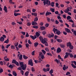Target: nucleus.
I'll return each mask as SVG.
<instances>
[{
	"label": "nucleus",
	"mask_w": 76,
	"mask_h": 76,
	"mask_svg": "<svg viewBox=\"0 0 76 76\" xmlns=\"http://www.w3.org/2000/svg\"><path fill=\"white\" fill-rule=\"evenodd\" d=\"M20 67H19L18 68H17V70H22V69L23 70H25L26 69V67L27 66H26V64H23V62H20Z\"/></svg>",
	"instance_id": "nucleus-1"
},
{
	"label": "nucleus",
	"mask_w": 76,
	"mask_h": 76,
	"mask_svg": "<svg viewBox=\"0 0 76 76\" xmlns=\"http://www.w3.org/2000/svg\"><path fill=\"white\" fill-rule=\"evenodd\" d=\"M43 3L45 5L47 4L48 6H50L51 4V2L48 0H44Z\"/></svg>",
	"instance_id": "nucleus-2"
},
{
	"label": "nucleus",
	"mask_w": 76,
	"mask_h": 76,
	"mask_svg": "<svg viewBox=\"0 0 76 76\" xmlns=\"http://www.w3.org/2000/svg\"><path fill=\"white\" fill-rule=\"evenodd\" d=\"M39 39L40 41H42V43H43V42H44L46 39H47V38H44V39H43V37H39Z\"/></svg>",
	"instance_id": "nucleus-3"
},
{
	"label": "nucleus",
	"mask_w": 76,
	"mask_h": 76,
	"mask_svg": "<svg viewBox=\"0 0 76 76\" xmlns=\"http://www.w3.org/2000/svg\"><path fill=\"white\" fill-rule=\"evenodd\" d=\"M28 61V63L29 65H30L31 66H34L33 65V63L32 62V59L29 60Z\"/></svg>",
	"instance_id": "nucleus-4"
},
{
	"label": "nucleus",
	"mask_w": 76,
	"mask_h": 76,
	"mask_svg": "<svg viewBox=\"0 0 76 76\" xmlns=\"http://www.w3.org/2000/svg\"><path fill=\"white\" fill-rule=\"evenodd\" d=\"M65 31L67 33H71V31H70V30L69 29L67 28H65Z\"/></svg>",
	"instance_id": "nucleus-5"
},
{
	"label": "nucleus",
	"mask_w": 76,
	"mask_h": 76,
	"mask_svg": "<svg viewBox=\"0 0 76 76\" xmlns=\"http://www.w3.org/2000/svg\"><path fill=\"white\" fill-rule=\"evenodd\" d=\"M67 69H68V66H67L66 67V65H64V66L63 67V69L64 70H67Z\"/></svg>",
	"instance_id": "nucleus-6"
},
{
	"label": "nucleus",
	"mask_w": 76,
	"mask_h": 76,
	"mask_svg": "<svg viewBox=\"0 0 76 76\" xmlns=\"http://www.w3.org/2000/svg\"><path fill=\"white\" fill-rule=\"evenodd\" d=\"M40 30H42V31H43V30H45V29H46V28L45 26H42L40 27Z\"/></svg>",
	"instance_id": "nucleus-7"
},
{
	"label": "nucleus",
	"mask_w": 76,
	"mask_h": 76,
	"mask_svg": "<svg viewBox=\"0 0 76 76\" xmlns=\"http://www.w3.org/2000/svg\"><path fill=\"white\" fill-rule=\"evenodd\" d=\"M70 10L69 8H67L66 9H65V10L64 11V12L66 13H67L68 12H69Z\"/></svg>",
	"instance_id": "nucleus-8"
},
{
	"label": "nucleus",
	"mask_w": 76,
	"mask_h": 76,
	"mask_svg": "<svg viewBox=\"0 0 76 76\" xmlns=\"http://www.w3.org/2000/svg\"><path fill=\"white\" fill-rule=\"evenodd\" d=\"M61 51V48H58L57 49L56 53H60Z\"/></svg>",
	"instance_id": "nucleus-9"
},
{
	"label": "nucleus",
	"mask_w": 76,
	"mask_h": 76,
	"mask_svg": "<svg viewBox=\"0 0 76 76\" xmlns=\"http://www.w3.org/2000/svg\"><path fill=\"white\" fill-rule=\"evenodd\" d=\"M30 37L32 39H33V40H35V39H36L37 38V36H35L34 37V36L31 35Z\"/></svg>",
	"instance_id": "nucleus-10"
},
{
	"label": "nucleus",
	"mask_w": 76,
	"mask_h": 76,
	"mask_svg": "<svg viewBox=\"0 0 76 76\" xmlns=\"http://www.w3.org/2000/svg\"><path fill=\"white\" fill-rule=\"evenodd\" d=\"M42 43L44 44H45V46H47L48 45V43L47 42V41H45V40Z\"/></svg>",
	"instance_id": "nucleus-11"
},
{
	"label": "nucleus",
	"mask_w": 76,
	"mask_h": 76,
	"mask_svg": "<svg viewBox=\"0 0 76 76\" xmlns=\"http://www.w3.org/2000/svg\"><path fill=\"white\" fill-rule=\"evenodd\" d=\"M0 41H1V42H3L4 41V38L3 37H1L0 38Z\"/></svg>",
	"instance_id": "nucleus-12"
},
{
	"label": "nucleus",
	"mask_w": 76,
	"mask_h": 76,
	"mask_svg": "<svg viewBox=\"0 0 76 76\" xmlns=\"http://www.w3.org/2000/svg\"><path fill=\"white\" fill-rule=\"evenodd\" d=\"M72 45V44L71 43V42H68L66 44V46L67 47H69V46H70Z\"/></svg>",
	"instance_id": "nucleus-13"
},
{
	"label": "nucleus",
	"mask_w": 76,
	"mask_h": 76,
	"mask_svg": "<svg viewBox=\"0 0 76 76\" xmlns=\"http://www.w3.org/2000/svg\"><path fill=\"white\" fill-rule=\"evenodd\" d=\"M56 34L58 35H59L61 34V32L59 31L58 30L56 31Z\"/></svg>",
	"instance_id": "nucleus-14"
},
{
	"label": "nucleus",
	"mask_w": 76,
	"mask_h": 76,
	"mask_svg": "<svg viewBox=\"0 0 76 76\" xmlns=\"http://www.w3.org/2000/svg\"><path fill=\"white\" fill-rule=\"evenodd\" d=\"M12 73H13V75H14V76H17V73H16V72H15V71H13L12 72Z\"/></svg>",
	"instance_id": "nucleus-15"
},
{
	"label": "nucleus",
	"mask_w": 76,
	"mask_h": 76,
	"mask_svg": "<svg viewBox=\"0 0 76 76\" xmlns=\"http://www.w3.org/2000/svg\"><path fill=\"white\" fill-rule=\"evenodd\" d=\"M57 31H58V29H57L55 28H53V32H54L55 34H56V32H57Z\"/></svg>",
	"instance_id": "nucleus-16"
},
{
	"label": "nucleus",
	"mask_w": 76,
	"mask_h": 76,
	"mask_svg": "<svg viewBox=\"0 0 76 76\" xmlns=\"http://www.w3.org/2000/svg\"><path fill=\"white\" fill-rule=\"evenodd\" d=\"M51 15V12H47L46 13L45 15L46 16H47L48 15Z\"/></svg>",
	"instance_id": "nucleus-17"
},
{
	"label": "nucleus",
	"mask_w": 76,
	"mask_h": 76,
	"mask_svg": "<svg viewBox=\"0 0 76 76\" xmlns=\"http://www.w3.org/2000/svg\"><path fill=\"white\" fill-rule=\"evenodd\" d=\"M4 10L5 11V12H7V7L6 6H4Z\"/></svg>",
	"instance_id": "nucleus-18"
},
{
	"label": "nucleus",
	"mask_w": 76,
	"mask_h": 76,
	"mask_svg": "<svg viewBox=\"0 0 76 76\" xmlns=\"http://www.w3.org/2000/svg\"><path fill=\"white\" fill-rule=\"evenodd\" d=\"M57 41V42H59L60 43H61V42L62 41V40L61 39H57L56 40Z\"/></svg>",
	"instance_id": "nucleus-19"
},
{
	"label": "nucleus",
	"mask_w": 76,
	"mask_h": 76,
	"mask_svg": "<svg viewBox=\"0 0 76 76\" xmlns=\"http://www.w3.org/2000/svg\"><path fill=\"white\" fill-rule=\"evenodd\" d=\"M32 25H37V23L36 22H33L32 23Z\"/></svg>",
	"instance_id": "nucleus-20"
},
{
	"label": "nucleus",
	"mask_w": 76,
	"mask_h": 76,
	"mask_svg": "<svg viewBox=\"0 0 76 76\" xmlns=\"http://www.w3.org/2000/svg\"><path fill=\"white\" fill-rule=\"evenodd\" d=\"M14 15L15 16H18V15H20V14L19 13H14Z\"/></svg>",
	"instance_id": "nucleus-21"
},
{
	"label": "nucleus",
	"mask_w": 76,
	"mask_h": 76,
	"mask_svg": "<svg viewBox=\"0 0 76 76\" xmlns=\"http://www.w3.org/2000/svg\"><path fill=\"white\" fill-rule=\"evenodd\" d=\"M31 15H32L33 16H36V17H37V13H31Z\"/></svg>",
	"instance_id": "nucleus-22"
},
{
	"label": "nucleus",
	"mask_w": 76,
	"mask_h": 76,
	"mask_svg": "<svg viewBox=\"0 0 76 76\" xmlns=\"http://www.w3.org/2000/svg\"><path fill=\"white\" fill-rule=\"evenodd\" d=\"M60 46L61 48H64L65 47V45L63 44L61 45Z\"/></svg>",
	"instance_id": "nucleus-23"
},
{
	"label": "nucleus",
	"mask_w": 76,
	"mask_h": 76,
	"mask_svg": "<svg viewBox=\"0 0 76 76\" xmlns=\"http://www.w3.org/2000/svg\"><path fill=\"white\" fill-rule=\"evenodd\" d=\"M38 43L37 42H35L34 43V45L35 47H37V46L38 45Z\"/></svg>",
	"instance_id": "nucleus-24"
},
{
	"label": "nucleus",
	"mask_w": 76,
	"mask_h": 76,
	"mask_svg": "<svg viewBox=\"0 0 76 76\" xmlns=\"http://www.w3.org/2000/svg\"><path fill=\"white\" fill-rule=\"evenodd\" d=\"M42 34L43 35H44L46 34V31H43L42 32Z\"/></svg>",
	"instance_id": "nucleus-25"
},
{
	"label": "nucleus",
	"mask_w": 76,
	"mask_h": 76,
	"mask_svg": "<svg viewBox=\"0 0 76 76\" xmlns=\"http://www.w3.org/2000/svg\"><path fill=\"white\" fill-rule=\"evenodd\" d=\"M23 58L24 59H28V57L25 55H23Z\"/></svg>",
	"instance_id": "nucleus-26"
},
{
	"label": "nucleus",
	"mask_w": 76,
	"mask_h": 76,
	"mask_svg": "<svg viewBox=\"0 0 76 76\" xmlns=\"http://www.w3.org/2000/svg\"><path fill=\"white\" fill-rule=\"evenodd\" d=\"M35 34L37 37H38L40 35L39 33L38 32H36V33H35Z\"/></svg>",
	"instance_id": "nucleus-27"
},
{
	"label": "nucleus",
	"mask_w": 76,
	"mask_h": 76,
	"mask_svg": "<svg viewBox=\"0 0 76 76\" xmlns=\"http://www.w3.org/2000/svg\"><path fill=\"white\" fill-rule=\"evenodd\" d=\"M71 66H72V67H73V68H74L75 69H76V66L75 65H74V64H73V63L71 64Z\"/></svg>",
	"instance_id": "nucleus-28"
},
{
	"label": "nucleus",
	"mask_w": 76,
	"mask_h": 76,
	"mask_svg": "<svg viewBox=\"0 0 76 76\" xmlns=\"http://www.w3.org/2000/svg\"><path fill=\"white\" fill-rule=\"evenodd\" d=\"M29 74V72L27 71L25 73V75L26 76H28V74Z\"/></svg>",
	"instance_id": "nucleus-29"
},
{
	"label": "nucleus",
	"mask_w": 76,
	"mask_h": 76,
	"mask_svg": "<svg viewBox=\"0 0 76 76\" xmlns=\"http://www.w3.org/2000/svg\"><path fill=\"white\" fill-rule=\"evenodd\" d=\"M50 11L52 12L53 13H54L55 11H54V8H50Z\"/></svg>",
	"instance_id": "nucleus-30"
},
{
	"label": "nucleus",
	"mask_w": 76,
	"mask_h": 76,
	"mask_svg": "<svg viewBox=\"0 0 76 76\" xmlns=\"http://www.w3.org/2000/svg\"><path fill=\"white\" fill-rule=\"evenodd\" d=\"M9 39H7L6 40L4 41V43H9Z\"/></svg>",
	"instance_id": "nucleus-31"
},
{
	"label": "nucleus",
	"mask_w": 76,
	"mask_h": 76,
	"mask_svg": "<svg viewBox=\"0 0 76 76\" xmlns=\"http://www.w3.org/2000/svg\"><path fill=\"white\" fill-rule=\"evenodd\" d=\"M38 20V18L37 17L35 18L34 20V22H37V21Z\"/></svg>",
	"instance_id": "nucleus-32"
},
{
	"label": "nucleus",
	"mask_w": 76,
	"mask_h": 76,
	"mask_svg": "<svg viewBox=\"0 0 76 76\" xmlns=\"http://www.w3.org/2000/svg\"><path fill=\"white\" fill-rule=\"evenodd\" d=\"M69 48L71 50H73V46L71 45L70 46H69Z\"/></svg>",
	"instance_id": "nucleus-33"
},
{
	"label": "nucleus",
	"mask_w": 76,
	"mask_h": 76,
	"mask_svg": "<svg viewBox=\"0 0 76 76\" xmlns=\"http://www.w3.org/2000/svg\"><path fill=\"white\" fill-rule=\"evenodd\" d=\"M51 6H52V7H54V2H51Z\"/></svg>",
	"instance_id": "nucleus-34"
},
{
	"label": "nucleus",
	"mask_w": 76,
	"mask_h": 76,
	"mask_svg": "<svg viewBox=\"0 0 76 76\" xmlns=\"http://www.w3.org/2000/svg\"><path fill=\"white\" fill-rule=\"evenodd\" d=\"M53 73V69H51L49 72L50 74H52Z\"/></svg>",
	"instance_id": "nucleus-35"
},
{
	"label": "nucleus",
	"mask_w": 76,
	"mask_h": 76,
	"mask_svg": "<svg viewBox=\"0 0 76 76\" xmlns=\"http://www.w3.org/2000/svg\"><path fill=\"white\" fill-rule=\"evenodd\" d=\"M31 23L30 22L27 23V25L29 26H31Z\"/></svg>",
	"instance_id": "nucleus-36"
},
{
	"label": "nucleus",
	"mask_w": 76,
	"mask_h": 76,
	"mask_svg": "<svg viewBox=\"0 0 76 76\" xmlns=\"http://www.w3.org/2000/svg\"><path fill=\"white\" fill-rule=\"evenodd\" d=\"M16 60L14 59L12 60V63H14V64H15L16 63Z\"/></svg>",
	"instance_id": "nucleus-37"
},
{
	"label": "nucleus",
	"mask_w": 76,
	"mask_h": 76,
	"mask_svg": "<svg viewBox=\"0 0 76 76\" xmlns=\"http://www.w3.org/2000/svg\"><path fill=\"white\" fill-rule=\"evenodd\" d=\"M45 50H46V51H47L48 52V51H50V50L49 49H48V48H45Z\"/></svg>",
	"instance_id": "nucleus-38"
},
{
	"label": "nucleus",
	"mask_w": 76,
	"mask_h": 76,
	"mask_svg": "<svg viewBox=\"0 0 76 76\" xmlns=\"http://www.w3.org/2000/svg\"><path fill=\"white\" fill-rule=\"evenodd\" d=\"M19 59L20 60H22V55H20V57H19Z\"/></svg>",
	"instance_id": "nucleus-39"
},
{
	"label": "nucleus",
	"mask_w": 76,
	"mask_h": 76,
	"mask_svg": "<svg viewBox=\"0 0 76 76\" xmlns=\"http://www.w3.org/2000/svg\"><path fill=\"white\" fill-rule=\"evenodd\" d=\"M67 20H69V19H71V17L70 16H68L67 18Z\"/></svg>",
	"instance_id": "nucleus-40"
},
{
	"label": "nucleus",
	"mask_w": 76,
	"mask_h": 76,
	"mask_svg": "<svg viewBox=\"0 0 76 76\" xmlns=\"http://www.w3.org/2000/svg\"><path fill=\"white\" fill-rule=\"evenodd\" d=\"M50 20L51 22H55V20L53 18H52L50 19Z\"/></svg>",
	"instance_id": "nucleus-41"
},
{
	"label": "nucleus",
	"mask_w": 76,
	"mask_h": 76,
	"mask_svg": "<svg viewBox=\"0 0 76 76\" xmlns=\"http://www.w3.org/2000/svg\"><path fill=\"white\" fill-rule=\"evenodd\" d=\"M54 61H56V62H57V63L58 64L59 62L58 61V59H55L54 60Z\"/></svg>",
	"instance_id": "nucleus-42"
},
{
	"label": "nucleus",
	"mask_w": 76,
	"mask_h": 76,
	"mask_svg": "<svg viewBox=\"0 0 76 76\" xmlns=\"http://www.w3.org/2000/svg\"><path fill=\"white\" fill-rule=\"evenodd\" d=\"M69 22H72V23H73L74 22V21L72 19L69 20Z\"/></svg>",
	"instance_id": "nucleus-43"
},
{
	"label": "nucleus",
	"mask_w": 76,
	"mask_h": 76,
	"mask_svg": "<svg viewBox=\"0 0 76 76\" xmlns=\"http://www.w3.org/2000/svg\"><path fill=\"white\" fill-rule=\"evenodd\" d=\"M19 44V43L18 42H17V43H15V44H14V45L15 46V47H18V45Z\"/></svg>",
	"instance_id": "nucleus-44"
},
{
	"label": "nucleus",
	"mask_w": 76,
	"mask_h": 76,
	"mask_svg": "<svg viewBox=\"0 0 76 76\" xmlns=\"http://www.w3.org/2000/svg\"><path fill=\"white\" fill-rule=\"evenodd\" d=\"M42 52L44 54H45L46 53V52H45V51L44 50H42Z\"/></svg>",
	"instance_id": "nucleus-45"
},
{
	"label": "nucleus",
	"mask_w": 76,
	"mask_h": 76,
	"mask_svg": "<svg viewBox=\"0 0 76 76\" xmlns=\"http://www.w3.org/2000/svg\"><path fill=\"white\" fill-rule=\"evenodd\" d=\"M72 27H76V26H75V24H74V23H73L72 25Z\"/></svg>",
	"instance_id": "nucleus-46"
},
{
	"label": "nucleus",
	"mask_w": 76,
	"mask_h": 76,
	"mask_svg": "<svg viewBox=\"0 0 76 76\" xmlns=\"http://www.w3.org/2000/svg\"><path fill=\"white\" fill-rule=\"evenodd\" d=\"M29 45L28 43H26V46L27 48H28L29 47Z\"/></svg>",
	"instance_id": "nucleus-47"
},
{
	"label": "nucleus",
	"mask_w": 76,
	"mask_h": 76,
	"mask_svg": "<svg viewBox=\"0 0 76 76\" xmlns=\"http://www.w3.org/2000/svg\"><path fill=\"white\" fill-rule=\"evenodd\" d=\"M8 67H10L11 69H13V66H12V65H10Z\"/></svg>",
	"instance_id": "nucleus-48"
},
{
	"label": "nucleus",
	"mask_w": 76,
	"mask_h": 76,
	"mask_svg": "<svg viewBox=\"0 0 76 76\" xmlns=\"http://www.w3.org/2000/svg\"><path fill=\"white\" fill-rule=\"evenodd\" d=\"M47 54L48 56H53V55H52V54H51V53H47Z\"/></svg>",
	"instance_id": "nucleus-49"
},
{
	"label": "nucleus",
	"mask_w": 76,
	"mask_h": 76,
	"mask_svg": "<svg viewBox=\"0 0 76 76\" xmlns=\"http://www.w3.org/2000/svg\"><path fill=\"white\" fill-rule=\"evenodd\" d=\"M20 73H21V75H23V74L24 73V72H23V70H22L20 71Z\"/></svg>",
	"instance_id": "nucleus-50"
},
{
	"label": "nucleus",
	"mask_w": 76,
	"mask_h": 76,
	"mask_svg": "<svg viewBox=\"0 0 76 76\" xmlns=\"http://www.w3.org/2000/svg\"><path fill=\"white\" fill-rule=\"evenodd\" d=\"M69 56L70 58H72L73 57V54L72 53H71L70 55H69Z\"/></svg>",
	"instance_id": "nucleus-51"
},
{
	"label": "nucleus",
	"mask_w": 76,
	"mask_h": 76,
	"mask_svg": "<svg viewBox=\"0 0 76 76\" xmlns=\"http://www.w3.org/2000/svg\"><path fill=\"white\" fill-rule=\"evenodd\" d=\"M31 71L32 72H35V69L34 67H32L31 68Z\"/></svg>",
	"instance_id": "nucleus-52"
},
{
	"label": "nucleus",
	"mask_w": 76,
	"mask_h": 76,
	"mask_svg": "<svg viewBox=\"0 0 76 76\" xmlns=\"http://www.w3.org/2000/svg\"><path fill=\"white\" fill-rule=\"evenodd\" d=\"M42 52H39V56H40V57L42 56Z\"/></svg>",
	"instance_id": "nucleus-53"
},
{
	"label": "nucleus",
	"mask_w": 76,
	"mask_h": 76,
	"mask_svg": "<svg viewBox=\"0 0 76 76\" xmlns=\"http://www.w3.org/2000/svg\"><path fill=\"white\" fill-rule=\"evenodd\" d=\"M29 34H28V33H26V37H29Z\"/></svg>",
	"instance_id": "nucleus-54"
},
{
	"label": "nucleus",
	"mask_w": 76,
	"mask_h": 76,
	"mask_svg": "<svg viewBox=\"0 0 76 76\" xmlns=\"http://www.w3.org/2000/svg\"><path fill=\"white\" fill-rule=\"evenodd\" d=\"M15 64L17 66H19V63H18V62H16L15 63Z\"/></svg>",
	"instance_id": "nucleus-55"
},
{
	"label": "nucleus",
	"mask_w": 76,
	"mask_h": 76,
	"mask_svg": "<svg viewBox=\"0 0 76 76\" xmlns=\"http://www.w3.org/2000/svg\"><path fill=\"white\" fill-rule=\"evenodd\" d=\"M11 48V49H14V50H15V46L12 45Z\"/></svg>",
	"instance_id": "nucleus-56"
},
{
	"label": "nucleus",
	"mask_w": 76,
	"mask_h": 76,
	"mask_svg": "<svg viewBox=\"0 0 76 76\" xmlns=\"http://www.w3.org/2000/svg\"><path fill=\"white\" fill-rule=\"evenodd\" d=\"M33 28H35L36 29H38V26H33Z\"/></svg>",
	"instance_id": "nucleus-57"
},
{
	"label": "nucleus",
	"mask_w": 76,
	"mask_h": 76,
	"mask_svg": "<svg viewBox=\"0 0 76 76\" xmlns=\"http://www.w3.org/2000/svg\"><path fill=\"white\" fill-rule=\"evenodd\" d=\"M18 47L19 48H22V46L21 45L19 44L18 45Z\"/></svg>",
	"instance_id": "nucleus-58"
},
{
	"label": "nucleus",
	"mask_w": 76,
	"mask_h": 76,
	"mask_svg": "<svg viewBox=\"0 0 76 76\" xmlns=\"http://www.w3.org/2000/svg\"><path fill=\"white\" fill-rule=\"evenodd\" d=\"M40 57H41V58L42 59V60H43L44 58V56L43 55L40 56Z\"/></svg>",
	"instance_id": "nucleus-59"
},
{
	"label": "nucleus",
	"mask_w": 76,
	"mask_h": 76,
	"mask_svg": "<svg viewBox=\"0 0 76 76\" xmlns=\"http://www.w3.org/2000/svg\"><path fill=\"white\" fill-rule=\"evenodd\" d=\"M17 23H19V24H20V25H22V21H21L20 22L18 21L17 22Z\"/></svg>",
	"instance_id": "nucleus-60"
},
{
	"label": "nucleus",
	"mask_w": 76,
	"mask_h": 76,
	"mask_svg": "<svg viewBox=\"0 0 76 76\" xmlns=\"http://www.w3.org/2000/svg\"><path fill=\"white\" fill-rule=\"evenodd\" d=\"M3 69H0V74L1 73H3Z\"/></svg>",
	"instance_id": "nucleus-61"
},
{
	"label": "nucleus",
	"mask_w": 76,
	"mask_h": 76,
	"mask_svg": "<svg viewBox=\"0 0 76 76\" xmlns=\"http://www.w3.org/2000/svg\"><path fill=\"white\" fill-rule=\"evenodd\" d=\"M27 12L31 13V10L29 9H27Z\"/></svg>",
	"instance_id": "nucleus-62"
},
{
	"label": "nucleus",
	"mask_w": 76,
	"mask_h": 76,
	"mask_svg": "<svg viewBox=\"0 0 76 76\" xmlns=\"http://www.w3.org/2000/svg\"><path fill=\"white\" fill-rule=\"evenodd\" d=\"M63 33L64 35H66L67 34V33L64 31H63Z\"/></svg>",
	"instance_id": "nucleus-63"
},
{
	"label": "nucleus",
	"mask_w": 76,
	"mask_h": 76,
	"mask_svg": "<svg viewBox=\"0 0 76 76\" xmlns=\"http://www.w3.org/2000/svg\"><path fill=\"white\" fill-rule=\"evenodd\" d=\"M49 26V24H48V23H46L45 25V26H46V27H48Z\"/></svg>",
	"instance_id": "nucleus-64"
}]
</instances>
